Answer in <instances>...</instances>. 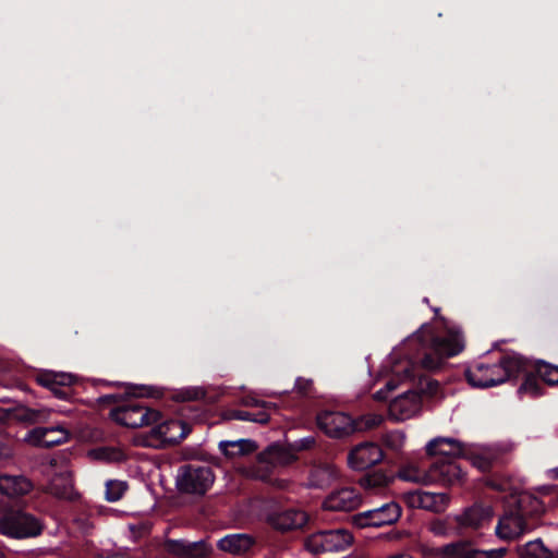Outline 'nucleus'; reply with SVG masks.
Segmentation results:
<instances>
[{"label":"nucleus","instance_id":"f257e3e1","mask_svg":"<svg viewBox=\"0 0 558 558\" xmlns=\"http://www.w3.org/2000/svg\"><path fill=\"white\" fill-rule=\"evenodd\" d=\"M464 349V336L460 327H446V335H438L430 326L425 325L405 342L404 350L410 367L404 369L405 378L413 381V389L405 398L413 402H422L438 395L440 385L427 375L420 374L415 367L435 372L441 368L445 360L458 355Z\"/></svg>","mask_w":558,"mask_h":558},{"label":"nucleus","instance_id":"f03ea898","mask_svg":"<svg viewBox=\"0 0 558 558\" xmlns=\"http://www.w3.org/2000/svg\"><path fill=\"white\" fill-rule=\"evenodd\" d=\"M426 454L432 459L424 480L429 483H440L445 486L458 484L464 476V471L458 459L465 456L463 445L449 437H437L426 445Z\"/></svg>","mask_w":558,"mask_h":558},{"label":"nucleus","instance_id":"7ed1b4c3","mask_svg":"<svg viewBox=\"0 0 558 558\" xmlns=\"http://www.w3.org/2000/svg\"><path fill=\"white\" fill-rule=\"evenodd\" d=\"M544 512V504L537 497L522 493L500 515L495 533L502 541L515 539L532 531Z\"/></svg>","mask_w":558,"mask_h":558},{"label":"nucleus","instance_id":"20e7f679","mask_svg":"<svg viewBox=\"0 0 558 558\" xmlns=\"http://www.w3.org/2000/svg\"><path fill=\"white\" fill-rule=\"evenodd\" d=\"M526 360L514 352L500 353L494 363L477 362L464 375L474 388H489L515 378L525 372Z\"/></svg>","mask_w":558,"mask_h":558},{"label":"nucleus","instance_id":"39448f33","mask_svg":"<svg viewBox=\"0 0 558 558\" xmlns=\"http://www.w3.org/2000/svg\"><path fill=\"white\" fill-rule=\"evenodd\" d=\"M125 395L134 397L110 411V417L128 428H140L156 424L161 418V412L150 408L143 397H154V388L148 386H128Z\"/></svg>","mask_w":558,"mask_h":558},{"label":"nucleus","instance_id":"423d86ee","mask_svg":"<svg viewBox=\"0 0 558 558\" xmlns=\"http://www.w3.org/2000/svg\"><path fill=\"white\" fill-rule=\"evenodd\" d=\"M317 425L331 438H343L357 432H364L378 426L383 418L380 415L366 414L352 417L344 412L322 411L316 417Z\"/></svg>","mask_w":558,"mask_h":558},{"label":"nucleus","instance_id":"0eeeda50","mask_svg":"<svg viewBox=\"0 0 558 558\" xmlns=\"http://www.w3.org/2000/svg\"><path fill=\"white\" fill-rule=\"evenodd\" d=\"M43 521L35 514L19 508H10L0 514V534L14 539L39 536L44 531Z\"/></svg>","mask_w":558,"mask_h":558},{"label":"nucleus","instance_id":"6e6552de","mask_svg":"<svg viewBox=\"0 0 558 558\" xmlns=\"http://www.w3.org/2000/svg\"><path fill=\"white\" fill-rule=\"evenodd\" d=\"M215 481L210 466L197 463L183 464L178 470L177 487L181 493L205 495Z\"/></svg>","mask_w":558,"mask_h":558},{"label":"nucleus","instance_id":"1a4fd4ad","mask_svg":"<svg viewBox=\"0 0 558 558\" xmlns=\"http://www.w3.org/2000/svg\"><path fill=\"white\" fill-rule=\"evenodd\" d=\"M353 543V535L344 529L322 530L306 537L304 546L312 554L343 551Z\"/></svg>","mask_w":558,"mask_h":558},{"label":"nucleus","instance_id":"9d476101","mask_svg":"<svg viewBox=\"0 0 558 558\" xmlns=\"http://www.w3.org/2000/svg\"><path fill=\"white\" fill-rule=\"evenodd\" d=\"M523 375V381L518 388V395H529L532 398L541 397L545 393L543 383L548 386H558V366L544 361L535 365V372H529L527 366Z\"/></svg>","mask_w":558,"mask_h":558},{"label":"nucleus","instance_id":"9b49d317","mask_svg":"<svg viewBox=\"0 0 558 558\" xmlns=\"http://www.w3.org/2000/svg\"><path fill=\"white\" fill-rule=\"evenodd\" d=\"M401 515V507L397 502H387L378 508L366 510L353 515V524L360 529L390 525Z\"/></svg>","mask_w":558,"mask_h":558},{"label":"nucleus","instance_id":"f8f14e48","mask_svg":"<svg viewBox=\"0 0 558 558\" xmlns=\"http://www.w3.org/2000/svg\"><path fill=\"white\" fill-rule=\"evenodd\" d=\"M384 451L372 441H364L353 447L348 454L349 465L356 471H365L381 462Z\"/></svg>","mask_w":558,"mask_h":558},{"label":"nucleus","instance_id":"ddd939ff","mask_svg":"<svg viewBox=\"0 0 558 558\" xmlns=\"http://www.w3.org/2000/svg\"><path fill=\"white\" fill-rule=\"evenodd\" d=\"M191 425L181 418H161L151 428V436L170 445L180 444L191 433Z\"/></svg>","mask_w":558,"mask_h":558},{"label":"nucleus","instance_id":"4468645a","mask_svg":"<svg viewBox=\"0 0 558 558\" xmlns=\"http://www.w3.org/2000/svg\"><path fill=\"white\" fill-rule=\"evenodd\" d=\"M70 432L63 425L37 426L28 430L25 440L33 446L51 448L65 442Z\"/></svg>","mask_w":558,"mask_h":558},{"label":"nucleus","instance_id":"2eb2a0df","mask_svg":"<svg viewBox=\"0 0 558 558\" xmlns=\"http://www.w3.org/2000/svg\"><path fill=\"white\" fill-rule=\"evenodd\" d=\"M36 381L49 389L58 399L66 400L72 396L75 377L70 373L40 371L36 376Z\"/></svg>","mask_w":558,"mask_h":558},{"label":"nucleus","instance_id":"dca6fc26","mask_svg":"<svg viewBox=\"0 0 558 558\" xmlns=\"http://www.w3.org/2000/svg\"><path fill=\"white\" fill-rule=\"evenodd\" d=\"M268 523L277 531L288 532L302 529L308 522L305 511L289 507L268 514Z\"/></svg>","mask_w":558,"mask_h":558},{"label":"nucleus","instance_id":"f3484780","mask_svg":"<svg viewBox=\"0 0 558 558\" xmlns=\"http://www.w3.org/2000/svg\"><path fill=\"white\" fill-rule=\"evenodd\" d=\"M494 517L493 507L485 504H474L456 517V522L461 530H478L487 525Z\"/></svg>","mask_w":558,"mask_h":558},{"label":"nucleus","instance_id":"a211bd4d","mask_svg":"<svg viewBox=\"0 0 558 558\" xmlns=\"http://www.w3.org/2000/svg\"><path fill=\"white\" fill-rule=\"evenodd\" d=\"M440 553L445 558H502L507 554V548L482 550L459 541L442 546Z\"/></svg>","mask_w":558,"mask_h":558},{"label":"nucleus","instance_id":"6ab92c4d","mask_svg":"<svg viewBox=\"0 0 558 558\" xmlns=\"http://www.w3.org/2000/svg\"><path fill=\"white\" fill-rule=\"evenodd\" d=\"M362 501L360 493L353 487H343L331 493L324 501V508L330 511H351Z\"/></svg>","mask_w":558,"mask_h":558},{"label":"nucleus","instance_id":"aec40b11","mask_svg":"<svg viewBox=\"0 0 558 558\" xmlns=\"http://www.w3.org/2000/svg\"><path fill=\"white\" fill-rule=\"evenodd\" d=\"M166 550L179 558H203L206 557L210 548L204 541L187 542L184 539H167L165 542Z\"/></svg>","mask_w":558,"mask_h":558},{"label":"nucleus","instance_id":"412c9836","mask_svg":"<svg viewBox=\"0 0 558 558\" xmlns=\"http://www.w3.org/2000/svg\"><path fill=\"white\" fill-rule=\"evenodd\" d=\"M32 483L23 475L0 474V494L10 498L28 494Z\"/></svg>","mask_w":558,"mask_h":558},{"label":"nucleus","instance_id":"4be33fe9","mask_svg":"<svg viewBox=\"0 0 558 558\" xmlns=\"http://www.w3.org/2000/svg\"><path fill=\"white\" fill-rule=\"evenodd\" d=\"M280 460V449L277 445H270L266 450L257 454L254 472L257 477L266 481L270 477L274 466Z\"/></svg>","mask_w":558,"mask_h":558},{"label":"nucleus","instance_id":"5701e85b","mask_svg":"<svg viewBox=\"0 0 558 558\" xmlns=\"http://www.w3.org/2000/svg\"><path fill=\"white\" fill-rule=\"evenodd\" d=\"M255 544V539L247 534H230L218 541V548L230 554H245Z\"/></svg>","mask_w":558,"mask_h":558},{"label":"nucleus","instance_id":"b1692460","mask_svg":"<svg viewBox=\"0 0 558 558\" xmlns=\"http://www.w3.org/2000/svg\"><path fill=\"white\" fill-rule=\"evenodd\" d=\"M219 449L225 457L232 459L253 453L258 446L252 439L222 440L219 442Z\"/></svg>","mask_w":558,"mask_h":558},{"label":"nucleus","instance_id":"393cba45","mask_svg":"<svg viewBox=\"0 0 558 558\" xmlns=\"http://www.w3.org/2000/svg\"><path fill=\"white\" fill-rule=\"evenodd\" d=\"M518 553L521 558H558V545L548 547L537 538L519 546Z\"/></svg>","mask_w":558,"mask_h":558},{"label":"nucleus","instance_id":"a878e982","mask_svg":"<svg viewBox=\"0 0 558 558\" xmlns=\"http://www.w3.org/2000/svg\"><path fill=\"white\" fill-rule=\"evenodd\" d=\"M416 504L418 508L439 513L446 510L449 497L445 493L420 492Z\"/></svg>","mask_w":558,"mask_h":558},{"label":"nucleus","instance_id":"bb28decb","mask_svg":"<svg viewBox=\"0 0 558 558\" xmlns=\"http://www.w3.org/2000/svg\"><path fill=\"white\" fill-rule=\"evenodd\" d=\"M336 478V471L329 465H323L311 471L308 481L311 487L324 489L329 487Z\"/></svg>","mask_w":558,"mask_h":558},{"label":"nucleus","instance_id":"cd10ccee","mask_svg":"<svg viewBox=\"0 0 558 558\" xmlns=\"http://www.w3.org/2000/svg\"><path fill=\"white\" fill-rule=\"evenodd\" d=\"M392 481V475L387 474L381 469L366 473L361 477L360 483L365 488L372 489L377 487H386Z\"/></svg>","mask_w":558,"mask_h":558},{"label":"nucleus","instance_id":"c85d7f7f","mask_svg":"<svg viewBox=\"0 0 558 558\" xmlns=\"http://www.w3.org/2000/svg\"><path fill=\"white\" fill-rule=\"evenodd\" d=\"M126 490V482L109 480L106 482L105 499L109 502H116L123 497Z\"/></svg>","mask_w":558,"mask_h":558},{"label":"nucleus","instance_id":"c756f323","mask_svg":"<svg viewBox=\"0 0 558 558\" xmlns=\"http://www.w3.org/2000/svg\"><path fill=\"white\" fill-rule=\"evenodd\" d=\"M231 418L266 424L269 422V414L266 412H258V413L254 414L248 411L234 410L231 412Z\"/></svg>","mask_w":558,"mask_h":558},{"label":"nucleus","instance_id":"7c9ffc66","mask_svg":"<svg viewBox=\"0 0 558 558\" xmlns=\"http://www.w3.org/2000/svg\"><path fill=\"white\" fill-rule=\"evenodd\" d=\"M98 456L100 459L107 462H123L126 460V454L120 448L113 447H104L98 450Z\"/></svg>","mask_w":558,"mask_h":558},{"label":"nucleus","instance_id":"2f4dec72","mask_svg":"<svg viewBox=\"0 0 558 558\" xmlns=\"http://www.w3.org/2000/svg\"><path fill=\"white\" fill-rule=\"evenodd\" d=\"M47 417V412L45 410H36V409H29L25 408L22 409L19 413V418L23 422L31 423V424H37L45 421Z\"/></svg>","mask_w":558,"mask_h":558},{"label":"nucleus","instance_id":"473e14b6","mask_svg":"<svg viewBox=\"0 0 558 558\" xmlns=\"http://www.w3.org/2000/svg\"><path fill=\"white\" fill-rule=\"evenodd\" d=\"M471 462L473 466L477 468L482 472H487L492 468V462L488 458L475 454L471 457Z\"/></svg>","mask_w":558,"mask_h":558},{"label":"nucleus","instance_id":"72a5a7b5","mask_svg":"<svg viewBox=\"0 0 558 558\" xmlns=\"http://www.w3.org/2000/svg\"><path fill=\"white\" fill-rule=\"evenodd\" d=\"M313 381L311 379H305L303 377H298L294 384V388L302 396H307L312 388Z\"/></svg>","mask_w":558,"mask_h":558},{"label":"nucleus","instance_id":"f704fd0d","mask_svg":"<svg viewBox=\"0 0 558 558\" xmlns=\"http://www.w3.org/2000/svg\"><path fill=\"white\" fill-rule=\"evenodd\" d=\"M315 438L312 436L302 438L292 445V448L296 451L310 450L315 446Z\"/></svg>","mask_w":558,"mask_h":558},{"label":"nucleus","instance_id":"c9c22d12","mask_svg":"<svg viewBox=\"0 0 558 558\" xmlns=\"http://www.w3.org/2000/svg\"><path fill=\"white\" fill-rule=\"evenodd\" d=\"M204 396L203 391L199 389H187L178 395V398L181 401H194L198 400Z\"/></svg>","mask_w":558,"mask_h":558},{"label":"nucleus","instance_id":"e433bc0d","mask_svg":"<svg viewBox=\"0 0 558 558\" xmlns=\"http://www.w3.org/2000/svg\"><path fill=\"white\" fill-rule=\"evenodd\" d=\"M120 396L116 393L104 395L99 397L98 401L100 404H112L118 402Z\"/></svg>","mask_w":558,"mask_h":558},{"label":"nucleus","instance_id":"4c0bfd02","mask_svg":"<svg viewBox=\"0 0 558 558\" xmlns=\"http://www.w3.org/2000/svg\"><path fill=\"white\" fill-rule=\"evenodd\" d=\"M98 558H130L128 554L121 551H108L99 555Z\"/></svg>","mask_w":558,"mask_h":558},{"label":"nucleus","instance_id":"58836bf2","mask_svg":"<svg viewBox=\"0 0 558 558\" xmlns=\"http://www.w3.org/2000/svg\"><path fill=\"white\" fill-rule=\"evenodd\" d=\"M4 449H5L4 446L0 442V460L7 454L4 452Z\"/></svg>","mask_w":558,"mask_h":558},{"label":"nucleus","instance_id":"ea45409f","mask_svg":"<svg viewBox=\"0 0 558 558\" xmlns=\"http://www.w3.org/2000/svg\"><path fill=\"white\" fill-rule=\"evenodd\" d=\"M400 477H401V478H403V480H413V481H417V478H411V477H409V476L405 474V472H401V473H400Z\"/></svg>","mask_w":558,"mask_h":558},{"label":"nucleus","instance_id":"a19ab883","mask_svg":"<svg viewBox=\"0 0 558 558\" xmlns=\"http://www.w3.org/2000/svg\"><path fill=\"white\" fill-rule=\"evenodd\" d=\"M390 558H413V557L410 555H399V556H392Z\"/></svg>","mask_w":558,"mask_h":558},{"label":"nucleus","instance_id":"79ce46f5","mask_svg":"<svg viewBox=\"0 0 558 558\" xmlns=\"http://www.w3.org/2000/svg\"><path fill=\"white\" fill-rule=\"evenodd\" d=\"M553 473H554V477L558 478V468L554 469Z\"/></svg>","mask_w":558,"mask_h":558},{"label":"nucleus","instance_id":"37998d69","mask_svg":"<svg viewBox=\"0 0 558 558\" xmlns=\"http://www.w3.org/2000/svg\"><path fill=\"white\" fill-rule=\"evenodd\" d=\"M376 398H377V399H381V398H383V397H381V391H377V392H376Z\"/></svg>","mask_w":558,"mask_h":558},{"label":"nucleus","instance_id":"c03bdc74","mask_svg":"<svg viewBox=\"0 0 558 558\" xmlns=\"http://www.w3.org/2000/svg\"><path fill=\"white\" fill-rule=\"evenodd\" d=\"M387 388H388L389 390H391V389H393L395 387H393L390 383H388V384H387Z\"/></svg>","mask_w":558,"mask_h":558}]
</instances>
